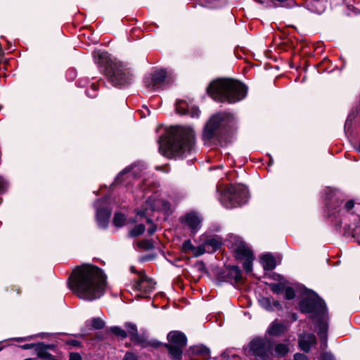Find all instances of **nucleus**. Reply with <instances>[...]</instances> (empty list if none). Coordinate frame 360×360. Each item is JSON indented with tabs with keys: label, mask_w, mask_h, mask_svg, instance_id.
Instances as JSON below:
<instances>
[{
	"label": "nucleus",
	"mask_w": 360,
	"mask_h": 360,
	"mask_svg": "<svg viewBox=\"0 0 360 360\" xmlns=\"http://www.w3.org/2000/svg\"><path fill=\"white\" fill-rule=\"evenodd\" d=\"M107 285V276L96 266L83 264L75 268L69 278L68 285L79 299L93 301L102 297Z\"/></svg>",
	"instance_id": "f257e3e1"
},
{
	"label": "nucleus",
	"mask_w": 360,
	"mask_h": 360,
	"mask_svg": "<svg viewBox=\"0 0 360 360\" xmlns=\"http://www.w3.org/2000/svg\"><path fill=\"white\" fill-rule=\"evenodd\" d=\"M194 143L193 129L187 127H179L171 129L168 136L160 139L159 150L167 158H176L191 152Z\"/></svg>",
	"instance_id": "f03ea898"
},
{
	"label": "nucleus",
	"mask_w": 360,
	"mask_h": 360,
	"mask_svg": "<svg viewBox=\"0 0 360 360\" xmlns=\"http://www.w3.org/2000/svg\"><path fill=\"white\" fill-rule=\"evenodd\" d=\"M247 91L248 89L243 84L231 79L214 81L207 88V93L214 100L229 103L243 100Z\"/></svg>",
	"instance_id": "7ed1b4c3"
},
{
	"label": "nucleus",
	"mask_w": 360,
	"mask_h": 360,
	"mask_svg": "<svg viewBox=\"0 0 360 360\" xmlns=\"http://www.w3.org/2000/svg\"><path fill=\"white\" fill-rule=\"evenodd\" d=\"M96 63L103 67V71L114 86H122L131 82L132 73L120 62L112 61L107 52L101 51L94 52Z\"/></svg>",
	"instance_id": "20e7f679"
},
{
	"label": "nucleus",
	"mask_w": 360,
	"mask_h": 360,
	"mask_svg": "<svg viewBox=\"0 0 360 360\" xmlns=\"http://www.w3.org/2000/svg\"><path fill=\"white\" fill-rule=\"evenodd\" d=\"M235 123L236 119L230 113L220 112L214 115L210 118L205 127L203 138L205 140L210 141L220 135L223 129L233 127Z\"/></svg>",
	"instance_id": "39448f33"
},
{
	"label": "nucleus",
	"mask_w": 360,
	"mask_h": 360,
	"mask_svg": "<svg viewBox=\"0 0 360 360\" xmlns=\"http://www.w3.org/2000/svg\"><path fill=\"white\" fill-rule=\"evenodd\" d=\"M248 199V188L243 185H235L229 186L222 192L220 201L224 207L233 208L246 203Z\"/></svg>",
	"instance_id": "423d86ee"
},
{
	"label": "nucleus",
	"mask_w": 360,
	"mask_h": 360,
	"mask_svg": "<svg viewBox=\"0 0 360 360\" xmlns=\"http://www.w3.org/2000/svg\"><path fill=\"white\" fill-rule=\"evenodd\" d=\"M249 347L250 354L256 360H273V345L267 338H255L250 342Z\"/></svg>",
	"instance_id": "0eeeda50"
},
{
	"label": "nucleus",
	"mask_w": 360,
	"mask_h": 360,
	"mask_svg": "<svg viewBox=\"0 0 360 360\" xmlns=\"http://www.w3.org/2000/svg\"><path fill=\"white\" fill-rule=\"evenodd\" d=\"M300 310L303 313H323L324 302L315 293H310L300 304Z\"/></svg>",
	"instance_id": "6e6552de"
},
{
	"label": "nucleus",
	"mask_w": 360,
	"mask_h": 360,
	"mask_svg": "<svg viewBox=\"0 0 360 360\" xmlns=\"http://www.w3.org/2000/svg\"><path fill=\"white\" fill-rule=\"evenodd\" d=\"M169 209V205L167 201L158 199L156 196H151L146 202V208L138 210L137 214L140 216H145L148 210H162L167 212Z\"/></svg>",
	"instance_id": "1a4fd4ad"
},
{
	"label": "nucleus",
	"mask_w": 360,
	"mask_h": 360,
	"mask_svg": "<svg viewBox=\"0 0 360 360\" xmlns=\"http://www.w3.org/2000/svg\"><path fill=\"white\" fill-rule=\"evenodd\" d=\"M167 77V72L164 70H158L144 79V85L149 91L155 90L162 84Z\"/></svg>",
	"instance_id": "9d476101"
},
{
	"label": "nucleus",
	"mask_w": 360,
	"mask_h": 360,
	"mask_svg": "<svg viewBox=\"0 0 360 360\" xmlns=\"http://www.w3.org/2000/svg\"><path fill=\"white\" fill-rule=\"evenodd\" d=\"M202 221V217L194 212L186 214L182 219V223L187 226L193 234L198 231Z\"/></svg>",
	"instance_id": "9b49d317"
},
{
	"label": "nucleus",
	"mask_w": 360,
	"mask_h": 360,
	"mask_svg": "<svg viewBox=\"0 0 360 360\" xmlns=\"http://www.w3.org/2000/svg\"><path fill=\"white\" fill-rule=\"evenodd\" d=\"M155 283L153 279L145 275H140L139 279L135 284V289L145 292H150L155 288Z\"/></svg>",
	"instance_id": "f8f14e48"
},
{
	"label": "nucleus",
	"mask_w": 360,
	"mask_h": 360,
	"mask_svg": "<svg viewBox=\"0 0 360 360\" xmlns=\"http://www.w3.org/2000/svg\"><path fill=\"white\" fill-rule=\"evenodd\" d=\"M170 345L184 347L186 345L187 339L186 335L179 331L170 332L167 335Z\"/></svg>",
	"instance_id": "ddd939ff"
},
{
	"label": "nucleus",
	"mask_w": 360,
	"mask_h": 360,
	"mask_svg": "<svg viewBox=\"0 0 360 360\" xmlns=\"http://www.w3.org/2000/svg\"><path fill=\"white\" fill-rule=\"evenodd\" d=\"M188 103L184 101H179L176 103V110L179 114L184 115L189 113L192 117H198L200 111L198 108H191L190 110L188 109Z\"/></svg>",
	"instance_id": "4468645a"
},
{
	"label": "nucleus",
	"mask_w": 360,
	"mask_h": 360,
	"mask_svg": "<svg viewBox=\"0 0 360 360\" xmlns=\"http://www.w3.org/2000/svg\"><path fill=\"white\" fill-rule=\"evenodd\" d=\"M316 342V337L313 334H304L299 337V346L304 352H309L311 347Z\"/></svg>",
	"instance_id": "2eb2a0df"
},
{
	"label": "nucleus",
	"mask_w": 360,
	"mask_h": 360,
	"mask_svg": "<svg viewBox=\"0 0 360 360\" xmlns=\"http://www.w3.org/2000/svg\"><path fill=\"white\" fill-rule=\"evenodd\" d=\"M235 256L238 259L244 260L248 258L253 257L252 251L243 243H240L239 245L235 249Z\"/></svg>",
	"instance_id": "dca6fc26"
},
{
	"label": "nucleus",
	"mask_w": 360,
	"mask_h": 360,
	"mask_svg": "<svg viewBox=\"0 0 360 360\" xmlns=\"http://www.w3.org/2000/svg\"><path fill=\"white\" fill-rule=\"evenodd\" d=\"M110 212L107 209H97L96 219L98 225L102 228H105L108 224Z\"/></svg>",
	"instance_id": "f3484780"
},
{
	"label": "nucleus",
	"mask_w": 360,
	"mask_h": 360,
	"mask_svg": "<svg viewBox=\"0 0 360 360\" xmlns=\"http://www.w3.org/2000/svg\"><path fill=\"white\" fill-rule=\"evenodd\" d=\"M286 328L284 324L277 321H273L266 330V333L271 336H278L283 333Z\"/></svg>",
	"instance_id": "a211bd4d"
},
{
	"label": "nucleus",
	"mask_w": 360,
	"mask_h": 360,
	"mask_svg": "<svg viewBox=\"0 0 360 360\" xmlns=\"http://www.w3.org/2000/svg\"><path fill=\"white\" fill-rule=\"evenodd\" d=\"M328 326L324 322H320L318 325V335L321 341V347L325 349L327 346Z\"/></svg>",
	"instance_id": "6ab92c4d"
},
{
	"label": "nucleus",
	"mask_w": 360,
	"mask_h": 360,
	"mask_svg": "<svg viewBox=\"0 0 360 360\" xmlns=\"http://www.w3.org/2000/svg\"><path fill=\"white\" fill-rule=\"evenodd\" d=\"M227 281L238 282L241 279V271L240 269L236 266L229 267L226 274Z\"/></svg>",
	"instance_id": "aec40b11"
},
{
	"label": "nucleus",
	"mask_w": 360,
	"mask_h": 360,
	"mask_svg": "<svg viewBox=\"0 0 360 360\" xmlns=\"http://www.w3.org/2000/svg\"><path fill=\"white\" fill-rule=\"evenodd\" d=\"M261 263L265 270H272L276 266V259L271 254L263 255L261 257Z\"/></svg>",
	"instance_id": "412c9836"
},
{
	"label": "nucleus",
	"mask_w": 360,
	"mask_h": 360,
	"mask_svg": "<svg viewBox=\"0 0 360 360\" xmlns=\"http://www.w3.org/2000/svg\"><path fill=\"white\" fill-rule=\"evenodd\" d=\"M204 243L208 249V252H213L216 251L222 245L221 240L218 236H214L208 238Z\"/></svg>",
	"instance_id": "4be33fe9"
},
{
	"label": "nucleus",
	"mask_w": 360,
	"mask_h": 360,
	"mask_svg": "<svg viewBox=\"0 0 360 360\" xmlns=\"http://www.w3.org/2000/svg\"><path fill=\"white\" fill-rule=\"evenodd\" d=\"M261 306L268 311L273 310V306L280 307V303L278 301L272 300L270 297H262L259 300Z\"/></svg>",
	"instance_id": "5701e85b"
},
{
	"label": "nucleus",
	"mask_w": 360,
	"mask_h": 360,
	"mask_svg": "<svg viewBox=\"0 0 360 360\" xmlns=\"http://www.w3.org/2000/svg\"><path fill=\"white\" fill-rule=\"evenodd\" d=\"M166 347L169 349V354L174 359L179 360L181 358L183 347L170 345H166Z\"/></svg>",
	"instance_id": "b1692460"
},
{
	"label": "nucleus",
	"mask_w": 360,
	"mask_h": 360,
	"mask_svg": "<svg viewBox=\"0 0 360 360\" xmlns=\"http://www.w3.org/2000/svg\"><path fill=\"white\" fill-rule=\"evenodd\" d=\"M274 351H275L276 355H277L278 356H284L289 352L290 349H289L288 345L283 344V343H278V344L276 345V346L274 347Z\"/></svg>",
	"instance_id": "393cba45"
},
{
	"label": "nucleus",
	"mask_w": 360,
	"mask_h": 360,
	"mask_svg": "<svg viewBox=\"0 0 360 360\" xmlns=\"http://www.w3.org/2000/svg\"><path fill=\"white\" fill-rule=\"evenodd\" d=\"M136 172V167H133L131 169H124L122 172H120L118 176H117L116 181L117 182H121L122 181L120 179L124 176V175H127V177L129 179L131 176H134Z\"/></svg>",
	"instance_id": "a878e982"
},
{
	"label": "nucleus",
	"mask_w": 360,
	"mask_h": 360,
	"mask_svg": "<svg viewBox=\"0 0 360 360\" xmlns=\"http://www.w3.org/2000/svg\"><path fill=\"white\" fill-rule=\"evenodd\" d=\"M126 218L124 214L121 213H116L113 219V224L117 227H121L124 224Z\"/></svg>",
	"instance_id": "bb28decb"
},
{
	"label": "nucleus",
	"mask_w": 360,
	"mask_h": 360,
	"mask_svg": "<svg viewBox=\"0 0 360 360\" xmlns=\"http://www.w3.org/2000/svg\"><path fill=\"white\" fill-rule=\"evenodd\" d=\"M145 231V226L143 224H139L136 226L133 229L129 232V236L131 237H136L141 235Z\"/></svg>",
	"instance_id": "cd10ccee"
},
{
	"label": "nucleus",
	"mask_w": 360,
	"mask_h": 360,
	"mask_svg": "<svg viewBox=\"0 0 360 360\" xmlns=\"http://www.w3.org/2000/svg\"><path fill=\"white\" fill-rule=\"evenodd\" d=\"M270 289L276 294H280L284 291L285 285L281 283H270L269 284Z\"/></svg>",
	"instance_id": "c85d7f7f"
},
{
	"label": "nucleus",
	"mask_w": 360,
	"mask_h": 360,
	"mask_svg": "<svg viewBox=\"0 0 360 360\" xmlns=\"http://www.w3.org/2000/svg\"><path fill=\"white\" fill-rule=\"evenodd\" d=\"M205 252H208V249L207 248L206 245L203 243L198 247H195L193 255L194 257H197L205 254Z\"/></svg>",
	"instance_id": "c756f323"
},
{
	"label": "nucleus",
	"mask_w": 360,
	"mask_h": 360,
	"mask_svg": "<svg viewBox=\"0 0 360 360\" xmlns=\"http://www.w3.org/2000/svg\"><path fill=\"white\" fill-rule=\"evenodd\" d=\"M110 330L117 336L121 338H126L127 336V333L124 330L122 329L120 327L118 326L111 327L110 328Z\"/></svg>",
	"instance_id": "7c9ffc66"
},
{
	"label": "nucleus",
	"mask_w": 360,
	"mask_h": 360,
	"mask_svg": "<svg viewBox=\"0 0 360 360\" xmlns=\"http://www.w3.org/2000/svg\"><path fill=\"white\" fill-rule=\"evenodd\" d=\"M125 327L129 335L132 338L136 337L138 334L136 326L134 324L127 323L125 324Z\"/></svg>",
	"instance_id": "2f4dec72"
},
{
	"label": "nucleus",
	"mask_w": 360,
	"mask_h": 360,
	"mask_svg": "<svg viewBox=\"0 0 360 360\" xmlns=\"http://www.w3.org/2000/svg\"><path fill=\"white\" fill-rule=\"evenodd\" d=\"M91 326L95 329H101L105 326V323L102 319L95 318L92 320Z\"/></svg>",
	"instance_id": "473e14b6"
},
{
	"label": "nucleus",
	"mask_w": 360,
	"mask_h": 360,
	"mask_svg": "<svg viewBox=\"0 0 360 360\" xmlns=\"http://www.w3.org/2000/svg\"><path fill=\"white\" fill-rule=\"evenodd\" d=\"M195 247L193 245L191 240H186L184 242L182 245V250L184 252H187L188 251L193 252Z\"/></svg>",
	"instance_id": "72a5a7b5"
},
{
	"label": "nucleus",
	"mask_w": 360,
	"mask_h": 360,
	"mask_svg": "<svg viewBox=\"0 0 360 360\" xmlns=\"http://www.w3.org/2000/svg\"><path fill=\"white\" fill-rule=\"evenodd\" d=\"M283 292H285V297L287 300H292L295 296L294 290L290 287L285 288Z\"/></svg>",
	"instance_id": "f704fd0d"
},
{
	"label": "nucleus",
	"mask_w": 360,
	"mask_h": 360,
	"mask_svg": "<svg viewBox=\"0 0 360 360\" xmlns=\"http://www.w3.org/2000/svg\"><path fill=\"white\" fill-rule=\"evenodd\" d=\"M252 259H253V257L244 259L243 268L245 270V271H247L248 273L251 272L252 270Z\"/></svg>",
	"instance_id": "c9c22d12"
},
{
	"label": "nucleus",
	"mask_w": 360,
	"mask_h": 360,
	"mask_svg": "<svg viewBox=\"0 0 360 360\" xmlns=\"http://www.w3.org/2000/svg\"><path fill=\"white\" fill-rule=\"evenodd\" d=\"M196 353H199L204 356L210 355V349L205 347H198L195 351Z\"/></svg>",
	"instance_id": "e433bc0d"
},
{
	"label": "nucleus",
	"mask_w": 360,
	"mask_h": 360,
	"mask_svg": "<svg viewBox=\"0 0 360 360\" xmlns=\"http://www.w3.org/2000/svg\"><path fill=\"white\" fill-rule=\"evenodd\" d=\"M123 360H139L137 356L132 352H127Z\"/></svg>",
	"instance_id": "4c0bfd02"
},
{
	"label": "nucleus",
	"mask_w": 360,
	"mask_h": 360,
	"mask_svg": "<svg viewBox=\"0 0 360 360\" xmlns=\"http://www.w3.org/2000/svg\"><path fill=\"white\" fill-rule=\"evenodd\" d=\"M354 206V202L353 200H349L347 201L344 207H343V210H345L347 212H349Z\"/></svg>",
	"instance_id": "58836bf2"
},
{
	"label": "nucleus",
	"mask_w": 360,
	"mask_h": 360,
	"mask_svg": "<svg viewBox=\"0 0 360 360\" xmlns=\"http://www.w3.org/2000/svg\"><path fill=\"white\" fill-rule=\"evenodd\" d=\"M137 245L139 247L145 249H148L151 247V244L148 241H140Z\"/></svg>",
	"instance_id": "ea45409f"
},
{
	"label": "nucleus",
	"mask_w": 360,
	"mask_h": 360,
	"mask_svg": "<svg viewBox=\"0 0 360 360\" xmlns=\"http://www.w3.org/2000/svg\"><path fill=\"white\" fill-rule=\"evenodd\" d=\"M69 360H82V357L79 353L72 352L70 354Z\"/></svg>",
	"instance_id": "a19ab883"
},
{
	"label": "nucleus",
	"mask_w": 360,
	"mask_h": 360,
	"mask_svg": "<svg viewBox=\"0 0 360 360\" xmlns=\"http://www.w3.org/2000/svg\"><path fill=\"white\" fill-rule=\"evenodd\" d=\"M294 360H307V357L303 354L297 353L295 354Z\"/></svg>",
	"instance_id": "79ce46f5"
},
{
	"label": "nucleus",
	"mask_w": 360,
	"mask_h": 360,
	"mask_svg": "<svg viewBox=\"0 0 360 360\" xmlns=\"http://www.w3.org/2000/svg\"><path fill=\"white\" fill-rule=\"evenodd\" d=\"M321 359L322 360H333V356L330 353H324Z\"/></svg>",
	"instance_id": "37998d69"
},
{
	"label": "nucleus",
	"mask_w": 360,
	"mask_h": 360,
	"mask_svg": "<svg viewBox=\"0 0 360 360\" xmlns=\"http://www.w3.org/2000/svg\"><path fill=\"white\" fill-rule=\"evenodd\" d=\"M156 231V226L154 224H151V226L148 229L149 235H153Z\"/></svg>",
	"instance_id": "c03bdc74"
},
{
	"label": "nucleus",
	"mask_w": 360,
	"mask_h": 360,
	"mask_svg": "<svg viewBox=\"0 0 360 360\" xmlns=\"http://www.w3.org/2000/svg\"><path fill=\"white\" fill-rule=\"evenodd\" d=\"M354 117V115H352V114L349 115L347 120H346V122H345V126L348 125L349 122L352 121V120Z\"/></svg>",
	"instance_id": "a18cd8bd"
},
{
	"label": "nucleus",
	"mask_w": 360,
	"mask_h": 360,
	"mask_svg": "<svg viewBox=\"0 0 360 360\" xmlns=\"http://www.w3.org/2000/svg\"><path fill=\"white\" fill-rule=\"evenodd\" d=\"M38 350V354H39V356H41V357H46V353L44 352H42L41 349H37Z\"/></svg>",
	"instance_id": "49530a36"
},
{
	"label": "nucleus",
	"mask_w": 360,
	"mask_h": 360,
	"mask_svg": "<svg viewBox=\"0 0 360 360\" xmlns=\"http://www.w3.org/2000/svg\"><path fill=\"white\" fill-rule=\"evenodd\" d=\"M32 347V345H25L22 346V348L24 349H27L31 348Z\"/></svg>",
	"instance_id": "de8ad7c7"
},
{
	"label": "nucleus",
	"mask_w": 360,
	"mask_h": 360,
	"mask_svg": "<svg viewBox=\"0 0 360 360\" xmlns=\"http://www.w3.org/2000/svg\"><path fill=\"white\" fill-rule=\"evenodd\" d=\"M4 186V179L0 176V188Z\"/></svg>",
	"instance_id": "09e8293b"
},
{
	"label": "nucleus",
	"mask_w": 360,
	"mask_h": 360,
	"mask_svg": "<svg viewBox=\"0 0 360 360\" xmlns=\"http://www.w3.org/2000/svg\"><path fill=\"white\" fill-rule=\"evenodd\" d=\"M255 1L263 4L265 3L266 0H255Z\"/></svg>",
	"instance_id": "8fccbe9b"
},
{
	"label": "nucleus",
	"mask_w": 360,
	"mask_h": 360,
	"mask_svg": "<svg viewBox=\"0 0 360 360\" xmlns=\"http://www.w3.org/2000/svg\"><path fill=\"white\" fill-rule=\"evenodd\" d=\"M26 340V338H22L17 339L18 341H22V340Z\"/></svg>",
	"instance_id": "3c124183"
},
{
	"label": "nucleus",
	"mask_w": 360,
	"mask_h": 360,
	"mask_svg": "<svg viewBox=\"0 0 360 360\" xmlns=\"http://www.w3.org/2000/svg\"><path fill=\"white\" fill-rule=\"evenodd\" d=\"M356 150L360 153V142L359 146L356 148Z\"/></svg>",
	"instance_id": "603ef678"
},
{
	"label": "nucleus",
	"mask_w": 360,
	"mask_h": 360,
	"mask_svg": "<svg viewBox=\"0 0 360 360\" xmlns=\"http://www.w3.org/2000/svg\"><path fill=\"white\" fill-rule=\"evenodd\" d=\"M147 221H148V223H151V220H150V219H147Z\"/></svg>",
	"instance_id": "864d4df0"
},
{
	"label": "nucleus",
	"mask_w": 360,
	"mask_h": 360,
	"mask_svg": "<svg viewBox=\"0 0 360 360\" xmlns=\"http://www.w3.org/2000/svg\"><path fill=\"white\" fill-rule=\"evenodd\" d=\"M2 349V347H0V351Z\"/></svg>",
	"instance_id": "5fc2aeb1"
},
{
	"label": "nucleus",
	"mask_w": 360,
	"mask_h": 360,
	"mask_svg": "<svg viewBox=\"0 0 360 360\" xmlns=\"http://www.w3.org/2000/svg\"><path fill=\"white\" fill-rule=\"evenodd\" d=\"M359 243L360 244V240H359Z\"/></svg>",
	"instance_id": "6e6d98bb"
}]
</instances>
